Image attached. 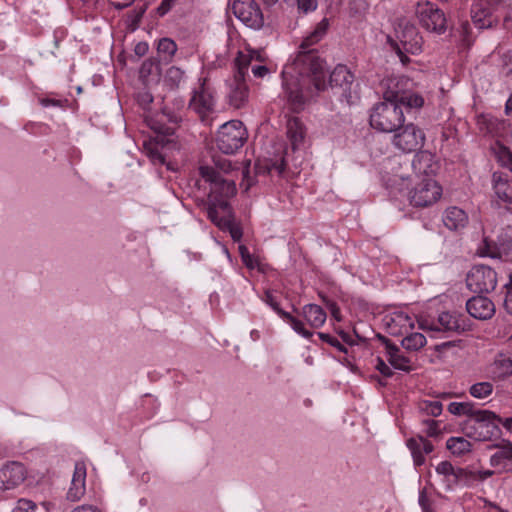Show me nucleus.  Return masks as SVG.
<instances>
[{
  "label": "nucleus",
  "mask_w": 512,
  "mask_h": 512,
  "mask_svg": "<svg viewBox=\"0 0 512 512\" xmlns=\"http://www.w3.org/2000/svg\"><path fill=\"white\" fill-rule=\"evenodd\" d=\"M328 27V19L323 18L303 39L293 62L282 71L285 94L295 108L302 106L327 86L324 61L318 51L311 47L323 39Z\"/></svg>",
  "instance_id": "nucleus-1"
},
{
  "label": "nucleus",
  "mask_w": 512,
  "mask_h": 512,
  "mask_svg": "<svg viewBox=\"0 0 512 512\" xmlns=\"http://www.w3.org/2000/svg\"><path fill=\"white\" fill-rule=\"evenodd\" d=\"M403 109L397 103L382 101L375 104L369 115L370 126L382 133H392L404 124Z\"/></svg>",
  "instance_id": "nucleus-2"
},
{
  "label": "nucleus",
  "mask_w": 512,
  "mask_h": 512,
  "mask_svg": "<svg viewBox=\"0 0 512 512\" xmlns=\"http://www.w3.org/2000/svg\"><path fill=\"white\" fill-rule=\"evenodd\" d=\"M501 418L489 410L478 409L468 418L465 424V433L476 441H490L498 438Z\"/></svg>",
  "instance_id": "nucleus-3"
},
{
  "label": "nucleus",
  "mask_w": 512,
  "mask_h": 512,
  "mask_svg": "<svg viewBox=\"0 0 512 512\" xmlns=\"http://www.w3.org/2000/svg\"><path fill=\"white\" fill-rule=\"evenodd\" d=\"M248 133L240 120H231L220 126L216 144L224 154H233L246 142Z\"/></svg>",
  "instance_id": "nucleus-4"
},
{
  "label": "nucleus",
  "mask_w": 512,
  "mask_h": 512,
  "mask_svg": "<svg viewBox=\"0 0 512 512\" xmlns=\"http://www.w3.org/2000/svg\"><path fill=\"white\" fill-rule=\"evenodd\" d=\"M201 178L210 184L208 200L217 202H228V199L235 195L236 186L233 180L224 179L214 167L201 165L199 167Z\"/></svg>",
  "instance_id": "nucleus-5"
},
{
  "label": "nucleus",
  "mask_w": 512,
  "mask_h": 512,
  "mask_svg": "<svg viewBox=\"0 0 512 512\" xmlns=\"http://www.w3.org/2000/svg\"><path fill=\"white\" fill-rule=\"evenodd\" d=\"M396 38L399 41L396 52L400 56V60L405 63L409 59L403 55V51L410 54H418L422 50L423 40L415 25L403 19L400 20L396 29Z\"/></svg>",
  "instance_id": "nucleus-6"
},
{
  "label": "nucleus",
  "mask_w": 512,
  "mask_h": 512,
  "mask_svg": "<svg viewBox=\"0 0 512 512\" xmlns=\"http://www.w3.org/2000/svg\"><path fill=\"white\" fill-rule=\"evenodd\" d=\"M441 195V186L434 179L425 178L409 191L408 200L413 207L424 208L435 204Z\"/></svg>",
  "instance_id": "nucleus-7"
},
{
  "label": "nucleus",
  "mask_w": 512,
  "mask_h": 512,
  "mask_svg": "<svg viewBox=\"0 0 512 512\" xmlns=\"http://www.w3.org/2000/svg\"><path fill=\"white\" fill-rule=\"evenodd\" d=\"M466 284L474 293H489L496 287L497 274L489 266L474 265L466 276Z\"/></svg>",
  "instance_id": "nucleus-8"
},
{
  "label": "nucleus",
  "mask_w": 512,
  "mask_h": 512,
  "mask_svg": "<svg viewBox=\"0 0 512 512\" xmlns=\"http://www.w3.org/2000/svg\"><path fill=\"white\" fill-rule=\"evenodd\" d=\"M216 104L215 91L206 78H200L198 87L194 88L189 107L201 118L214 110Z\"/></svg>",
  "instance_id": "nucleus-9"
},
{
  "label": "nucleus",
  "mask_w": 512,
  "mask_h": 512,
  "mask_svg": "<svg viewBox=\"0 0 512 512\" xmlns=\"http://www.w3.org/2000/svg\"><path fill=\"white\" fill-rule=\"evenodd\" d=\"M417 17L420 24L428 31L442 34L446 31V17L434 3L424 2L417 5Z\"/></svg>",
  "instance_id": "nucleus-10"
},
{
  "label": "nucleus",
  "mask_w": 512,
  "mask_h": 512,
  "mask_svg": "<svg viewBox=\"0 0 512 512\" xmlns=\"http://www.w3.org/2000/svg\"><path fill=\"white\" fill-rule=\"evenodd\" d=\"M399 129V131L395 132L392 139V143L397 149L409 153L424 145L425 134L414 124L402 125Z\"/></svg>",
  "instance_id": "nucleus-11"
},
{
  "label": "nucleus",
  "mask_w": 512,
  "mask_h": 512,
  "mask_svg": "<svg viewBox=\"0 0 512 512\" xmlns=\"http://www.w3.org/2000/svg\"><path fill=\"white\" fill-rule=\"evenodd\" d=\"M233 14L246 26L259 29L264 24V17L259 5L254 0H235L232 4Z\"/></svg>",
  "instance_id": "nucleus-12"
},
{
  "label": "nucleus",
  "mask_w": 512,
  "mask_h": 512,
  "mask_svg": "<svg viewBox=\"0 0 512 512\" xmlns=\"http://www.w3.org/2000/svg\"><path fill=\"white\" fill-rule=\"evenodd\" d=\"M438 483L444 491L454 490L460 480L467 475V471L461 467H455L450 461H441L435 466Z\"/></svg>",
  "instance_id": "nucleus-13"
},
{
  "label": "nucleus",
  "mask_w": 512,
  "mask_h": 512,
  "mask_svg": "<svg viewBox=\"0 0 512 512\" xmlns=\"http://www.w3.org/2000/svg\"><path fill=\"white\" fill-rule=\"evenodd\" d=\"M26 469L20 462H9L0 469V491L19 486L26 479Z\"/></svg>",
  "instance_id": "nucleus-14"
},
{
  "label": "nucleus",
  "mask_w": 512,
  "mask_h": 512,
  "mask_svg": "<svg viewBox=\"0 0 512 512\" xmlns=\"http://www.w3.org/2000/svg\"><path fill=\"white\" fill-rule=\"evenodd\" d=\"M387 332L392 336H404L414 328V319L404 311H394L384 318Z\"/></svg>",
  "instance_id": "nucleus-15"
},
{
  "label": "nucleus",
  "mask_w": 512,
  "mask_h": 512,
  "mask_svg": "<svg viewBox=\"0 0 512 512\" xmlns=\"http://www.w3.org/2000/svg\"><path fill=\"white\" fill-rule=\"evenodd\" d=\"M492 7L486 0H478L472 5L471 17L477 28H490L496 22Z\"/></svg>",
  "instance_id": "nucleus-16"
},
{
  "label": "nucleus",
  "mask_w": 512,
  "mask_h": 512,
  "mask_svg": "<svg viewBox=\"0 0 512 512\" xmlns=\"http://www.w3.org/2000/svg\"><path fill=\"white\" fill-rule=\"evenodd\" d=\"M406 445L411 452L415 467L425 464V455L430 454L434 450L433 444L423 435H417L407 440Z\"/></svg>",
  "instance_id": "nucleus-17"
},
{
  "label": "nucleus",
  "mask_w": 512,
  "mask_h": 512,
  "mask_svg": "<svg viewBox=\"0 0 512 512\" xmlns=\"http://www.w3.org/2000/svg\"><path fill=\"white\" fill-rule=\"evenodd\" d=\"M467 312L474 318L486 320L495 313L493 302L486 296L478 295L470 298L466 303Z\"/></svg>",
  "instance_id": "nucleus-18"
},
{
  "label": "nucleus",
  "mask_w": 512,
  "mask_h": 512,
  "mask_svg": "<svg viewBox=\"0 0 512 512\" xmlns=\"http://www.w3.org/2000/svg\"><path fill=\"white\" fill-rule=\"evenodd\" d=\"M412 168L418 175H425L427 178H431L438 169V163L435 161V157L429 151H420L416 153L412 160Z\"/></svg>",
  "instance_id": "nucleus-19"
},
{
  "label": "nucleus",
  "mask_w": 512,
  "mask_h": 512,
  "mask_svg": "<svg viewBox=\"0 0 512 512\" xmlns=\"http://www.w3.org/2000/svg\"><path fill=\"white\" fill-rule=\"evenodd\" d=\"M229 103L234 108L243 107L249 97L248 86L246 85L245 79H237V77H233V79L229 82Z\"/></svg>",
  "instance_id": "nucleus-20"
},
{
  "label": "nucleus",
  "mask_w": 512,
  "mask_h": 512,
  "mask_svg": "<svg viewBox=\"0 0 512 512\" xmlns=\"http://www.w3.org/2000/svg\"><path fill=\"white\" fill-rule=\"evenodd\" d=\"M496 448L490 457L491 466L506 472L512 471V443L504 442L496 445Z\"/></svg>",
  "instance_id": "nucleus-21"
},
{
  "label": "nucleus",
  "mask_w": 512,
  "mask_h": 512,
  "mask_svg": "<svg viewBox=\"0 0 512 512\" xmlns=\"http://www.w3.org/2000/svg\"><path fill=\"white\" fill-rule=\"evenodd\" d=\"M422 328H428L433 331L456 332L463 329V323L457 314L442 312L439 314L436 323L433 322L430 326L422 325Z\"/></svg>",
  "instance_id": "nucleus-22"
},
{
  "label": "nucleus",
  "mask_w": 512,
  "mask_h": 512,
  "mask_svg": "<svg viewBox=\"0 0 512 512\" xmlns=\"http://www.w3.org/2000/svg\"><path fill=\"white\" fill-rule=\"evenodd\" d=\"M207 216L218 227L226 228L229 224L228 217L230 216L229 203L222 200L220 202L208 200Z\"/></svg>",
  "instance_id": "nucleus-23"
},
{
  "label": "nucleus",
  "mask_w": 512,
  "mask_h": 512,
  "mask_svg": "<svg viewBox=\"0 0 512 512\" xmlns=\"http://www.w3.org/2000/svg\"><path fill=\"white\" fill-rule=\"evenodd\" d=\"M489 374L493 380L512 376V358L506 354H498L489 366Z\"/></svg>",
  "instance_id": "nucleus-24"
},
{
  "label": "nucleus",
  "mask_w": 512,
  "mask_h": 512,
  "mask_svg": "<svg viewBox=\"0 0 512 512\" xmlns=\"http://www.w3.org/2000/svg\"><path fill=\"white\" fill-rule=\"evenodd\" d=\"M493 190L499 200L512 204V180L506 174L493 173Z\"/></svg>",
  "instance_id": "nucleus-25"
},
{
  "label": "nucleus",
  "mask_w": 512,
  "mask_h": 512,
  "mask_svg": "<svg viewBox=\"0 0 512 512\" xmlns=\"http://www.w3.org/2000/svg\"><path fill=\"white\" fill-rule=\"evenodd\" d=\"M443 223L453 231L464 228L468 223V216L466 212L458 207H449L443 214Z\"/></svg>",
  "instance_id": "nucleus-26"
},
{
  "label": "nucleus",
  "mask_w": 512,
  "mask_h": 512,
  "mask_svg": "<svg viewBox=\"0 0 512 512\" xmlns=\"http://www.w3.org/2000/svg\"><path fill=\"white\" fill-rule=\"evenodd\" d=\"M354 81L353 74L344 65H338L330 74L329 84L331 87H340L344 93L350 91Z\"/></svg>",
  "instance_id": "nucleus-27"
},
{
  "label": "nucleus",
  "mask_w": 512,
  "mask_h": 512,
  "mask_svg": "<svg viewBox=\"0 0 512 512\" xmlns=\"http://www.w3.org/2000/svg\"><path fill=\"white\" fill-rule=\"evenodd\" d=\"M402 82L403 80L398 77H389L382 80L381 87L384 101L397 103L399 95L404 91L401 87Z\"/></svg>",
  "instance_id": "nucleus-28"
},
{
  "label": "nucleus",
  "mask_w": 512,
  "mask_h": 512,
  "mask_svg": "<svg viewBox=\"0 0 512 512\" xmlns=\"http://www.w3.org/2000/svg\"><path fill=\"white\" fill-rule=\"evenodd\" d=\"M386 352L388 355V362L395 369L409 372L411 370L410 359L400 353L399 348L386 341Z\"/></svg>",
  "instance_id": "nucleus-29"
},
{
  "label": "nucleus",
  "mask_w": 512,
  "mask_h": 512,
  "mask_svg": "<svg viewBox=\"0 0 512 512\" xmlns=\"http://www.w3.org/2000/svg\"><path fill=\"white\" fill-rule=\"evenodd\" d=\"M287 137L293 150L303 142L305 136V128L303 123L297 118L292 117L287 120Z\"/></svg>",
  "instance_id": "nucleus-30"
},
{
  "label": "nucleus",
  "mask_w": 512,
  "mask_h": 512,
  "mask_svg": "<svg viewBox=\"0 0 512 512\" xmlns=\"http://www.w3.org/2000/svg\"><path fill=\"white\" fill-rule=\"evenodd\" d=\"M302 314L312 328H320L326 321V312L316 304H307L302 308Z\"/></svg>",
  "instance_id": "nucleus-31"
},
{
  "label": "nucleus",
  "mask_w": 512,
  "mask_h": 512,
  "mask_svg": "<svg viewBox=\"0 0 512 512\" xmlns=\"http://www.w3.org/2000/svg\"><path fill=\"white\" fill-rule=\"evenodd\" d=\"M253 61V54H249L247 51H240L235 58L234 64H235V74L234 77H237V79H245L248 68Z\"/></svg>",
  "instance_id": "nucleus-32"
},
{
  "label": "nucleus",
  "mask_w": 512,
  "mask_h": 512,
  "mask_svg": "<svg viewBox=\"0 0 512 512\" xmlns=\"http://www.w3.org/2000/svg\"><path fill=\"white\" fill-rule=\"evenodd\" d=\"M426 344V338L422 333L409 332L401 340V345L408 351H418Z\"/></svg>",
  "instance_id": "nucleus-33"
},
{
  "label": "nucleus",
  "mask_w": 512,
  "mask_h": 512,
  "mask_svg": "<svg viewBox=\"0 0 512 512\" xmlns=\"http://www.w3.org/2000/svg\"><path fill=\"white\" fill-rule=\"evenodd\" d=\"M446 448L456 456H461L471 451V443L463 437H450L446 441Z\"/></svg>",
  "instance_id": "nucleus-34"
},
{
  "label": "nucleus",
  "mask_w": 512,
  "mask_h": 512,
  "mask_svg": "<svg viewBox=\"0 0 512 512\" xmlns=\"http://www.w3.org/2000/svg\"><path fill=\"white\" fill-rule=\"evenodd\" d=\"M424 104V99L421 95L409 91H403L402 94L399 95V99L397 101V105L401 108L405 106L407 108H420Z\"/></svg>",
  "instance_id": "nucleus-35"
},
{
  "label": "nucleus",
  "mask_w": 512,
  "mask_h": 512,
  "mask_svg": "<svg viewBox=\"0 0 512 512\" xmlns=\"http://www.w3.org/2000/svg\"><path fill=\"white\" fill-rule=\"evenodd\" d=\"M494 390V386L491 382H477L469 388V393L472 397L476 399H486L488 398Z\"/></svg>",
  "instance_id": "nucleus-36"
},
{
  "label": "nucleus",
  "mask_w": 512,
  "mask_h": 512,
  "mask_svg": "<svg viewBox=\"0 0 512 512\" xmlns=\"http://www.w3.org/2000/svg\"><path fill=\"white\" fill-rule=\"evenodd\" d=\"M185 71L177 66H171L167 69L165 74V82L171 88H178L185 80Z\"/></svg>",
  "instance_id": "nucleus-37"
},
{
  "label": "nucleus",
  "mask_w": 512,
  "mask_h": 512,
  "mask_svg": "<svg viewBox=\"0 0 512 512\" xmlns=\"http://www.w3.org/2000/svg\"><path fill=\"white\" fill-rule=\"evenodd\" d=\"M418 410L427 416L437 417L442 413L443 406L439 401L422 400L418 403Z\"/></svg>",
  "instance_id": "nucleus-38"
},
{
  "label": "nucleus",
  "mask_w": 512,
  "mask_h": 512,
  "mask_svg": "<svg viewBox=\"0 0 512 512\" xmlns=\"http://www.w3.org/2000/svg\"><path fill=\"white\" fill-rule=\"evenodd\" d=\"M157 50L166 61H171L177 51V44L170 38H162L158 42Z\"/></svg>",
  "instance_id": "nucleus-39"
},
{
  "label": "nucleus",
  "mask_w": 512,
  "mask_h": 512,
  "mask_svg": "<svg viewBox=\"0 0 512 512\" xmlns=\"http://www.w3.org/2000/svg\"><path fill=\"white\" fill-rule=\"evenodd\" d=\"M478 409H474L473 404L469 402H452L448 405V411L453 415H467L469 418Z\"/></svg>",
  "instance_id": "nucleus-40"
},
{
  "label": "nucleus",
  "mask_w": 512,
  "mask_h": 512,
  "mask_svg": "<svg viewBox=\"0 0 512 512\" xmlns=\"http://www.w3.org/2000/svg\"><path fill=\"white\" fill-rule=\"evenodd\" d=\"M499 251L512 253V226H507L498 236Z\"/></svg>",
  "instance_id": "nucleus-41"
},
{
  "label": "nucleus",
  "mask_w": 512,
  "mask_h": 512,
  "mask_svg": "<svg viewBox=\"0 0 512 512\" xmlns=\"http://www.w3.org/2000/svg\"><path fill=\"white\" fill-rule=\"evenodd\" d=\"M282 319H284L286 322H288L292 329L300 334L301 336H303L304 338H310L312 337L313 333L310 332L309 330H307L305 327H304V324L302 321L298 320L297 318L293 317L290 313H283L282 314Z\"/></svg>",
  "instance_id": "nucleus-42"
},
{
  "label": "nucleus",
  "mask_w": 512,
  "mask_h": 512,
  "mask_svg": "<svg viewBox=\"0 0 512 512\" xmlns=\"http://www.w3.org/2000/svg\"><path fill=\"white\" fill-rule=\"evenodd\" d=\"M145 152L154 164L164 165L166 163L164 154L160 151L157 143H148L144 145Z\"/></svg>",
  "instance_id": "nucleus-43"
},
{
  "label": "nucleus",
  "mask_w": 512,
  "mask_h": 512,
  "mask_svg": "<svg viewBox=\"0 0 512 512\" xmlns=\"http://www.w3.org/2000/svg\"><path fill=\"white\" fill-rule=\"evenodd\" d=\"M496 158L501 166L512 171V152L508 148L499 146L496 151Z\"/></svg>",
  "instance_id": "nucleus-44"
},
{
  "label": "nucleus",
  "mask_w": 512,
  "mask_h": 512,
  "mask_svg": "<svg viewBox=\"0 0 512 512\" xmlns=\"http://www.w3.org/2000/svg\"><path fill=\"white\" fill-rule=\"evenodd\" d=\"M84 494L85 484L71 482V486L67 492V499L72 502L79 501Z\"/></svg>",
  "instance_id": "nucleus-45"
},
{
  "label": "nucleus",
  "mask_w": 512,
  "mask_h": 512,
  "mask_svg": "<svg viewBox=\"0 0 512 512\" xmlns=\"http://www.w3.org/2000/svg\"><path fill=\"white\" fill-rule=\"evenodd\" d=\"M422 424L424 426L422 432L427 437H437L441 432L439 427V421L433 419H425L422 421Z\"/></svg>",
  "instance_id": "nucleus-46"
},
{
  "label": "nucleus",
  "mask_w": 512,
  "mask_h": 512,
  "mask_svg": "<svg viewBox=\"0 0 512 512\" xmlns=\"http://www.w3.org/2000/svg\"><path fill=\"white\" fill-rule=\"evenodd\" d=\"M319 338L331 346L335 347L338 351L347 353V348L335 337L331 336L328 333L319 332Z\"/></svg>",
  "instance_id": "nucleus-47"
},
{
  "label": "nucleus",
  "mask_w": 512,
  "mask_h": 512,
  "mask_svg": "<svg viewBox=\"0 0 512 512\" xmlns=\"http://www.w3.org/2000/svg\"><path fill=\"white\" fill-rule=\"evenodd\" d=\"M264 302L268 304L281 318L283 313H287L286 311L280 308L279 302L277 301L274 293L272 291H266L264 298Z\"/></svg>",
  "instance_id": "nucleus-48"
},
{
  "label": "nucleus",
  "mask_w": 512,
  "mask_h": 512,
  "mask_svg": "<svg viewBox=\"0 0 512 512\" xmlns=\"http://www.w3.org/2000/svg\"><path fill=\"white\" fill-rule=\"evenodd\" d=\"M86 479V467L83 462H77L74 467V473L71 482L85 484Z\"/></svg>",
  "instance_id": "nucleus-49"
},
{
  "label": "nucleus",
  "mask_w": 512,
  "mask_h": 512,
  "mask_svg": "<svg viewBox=\"0 0 512 512\" xmlns=\"http://www.w3.org/2000/svg\"><path fill=\"white\" fill-rule=\"evenodd\" d=\"M36 509V504L27 499H20L17 501L16 506L13 508L11 512H34Z\"/></svg>",
  "instance_id": "nucleus-50"
},
{
  "label": "nucleus",
  "mask_w": 512,
  "mask_h": 512,
  "mask_svg": "<svg viewBox=\"0 0 512 512\" xmlns=\"http://www.w3.org/2000/svg\"><path fill=\"white\" fill-rule=\"evenodd\" d=\"M266 168L268 173H276L278 176H281L285 171L286 163L284 158H281L280 160H276L271 164L266 165Z\"/></svg>",
  "instance_id": "nucleus-51"
},
{
  "label": "nucleus",
  "mask_w": 512,
  "mask_h": 512,
  "mask_svg": "<svg viewBox=\"0 0 512 512\" xmlns=\"http://www.w3.org/2000/svg\"><path fill=\"white\" fill-rule=\"evenodd\" d=\"M239 252L243 263L250 269H253L256 265V261L253 256L249 253L248 248L244 245L239 246Z\"/></svg>",
  "instance_id": "nucleus-52"
},
{
  "label": "nucleus",
  "mask_w": 512,
  "mask_h": 512,
  "mask_svg": "<svg viewBox=\"0 0 512 512\" xmlns=\"http://www.w3.org/2000/svg\"><path fill=\"white\" fill-rule=\"evenodd\" d=\"M155 69H157L156 62L152 59H146L140 67V76L146 78L151 75Z\"/></svg>",
  "instance_id": "nucleus-53"
},
{
  "label": "nucleus",
  "mask_w": 512,
  "mask_h": 512,
  "mask_svg": "<svg viewBox=\"0 0 512 512\" xmlns=\"http://www.w3.org/2000/svg\"><path fill=\"white\" fill-rule=\"evenodd\" d=\"M297 6L302 12L308 13L317 8V0H297Z\"/></svg>",
  "instance_id": "nucleus-54"
},
{
  "label": "nucleus",
  "mask_w": 512,
  "mask_h": 512,
  "mask_svg": "<svg viewBox=\"0 0 512 512\" xmlns=\"http://www.w3.org/2000/svg\"><path fill=\"white\" fill-rule=\"evenodd\" d=\"M214 163L216 166V168H214V169L217 170L219 173L220 172L228 173L232 169V164L227 159L218 158V159L214 160Z\"/></svg>",
  "instance_id": "nucleus-55"
},
{
  "label": "nucleus",
  "mask_w": 512,
  "mask_h": 512,
  "mask_svg": "<svg viewBox=\"0 0 512 512\" xmlns=\"http://www.w3.org/2000/svg\"><path fill=\"white\" fill-rule=\"evenodd\" d=\"M375 367L385 377H391L393 375L391 368L381 358H377Z\"/></svg>",
  "instance_id": "nucleus-56"
},
{
  "label": "nucleus",
  "mask_w": 512,
  "mask_h": 512,
  "mask_svg": "<svg viewBox=\"0 0 512 512\" xmlns=\"http://www.w3.org/2000/svg\"><path fill=\"white\" fill-rule=\"evenodd\" d=\"M174 2L171 0H162L161 4L157 8V13L159 16H164L166 13L170 11Z\"/></svg>",
  "instance_id": "nucleus-57"
},
{
  "label": "nucleus",
  "mask_w": 512,
  "mask_h": 512,
  "mask_svg": "<svg viewBox=\"0 0 512 512\" xmlns=\"http://www.w3.org/2000/svg\"><path fill=\"white\" fill-rule=\"evenodd\" d=\"M226 228L229 229V232L231 234V237L234 241H240L242 238V230L240 227L232 225L230 222L226 226Z\"/></svg>",
  "instance_id": "nucleus-58"
},
{
  "label": "nucleus",
  "mask_w": 512,
  "mask_h": 512,
  "mask_svg": "<svg viewBox=\"0 0 512 512\" xmlns=\"http://www.w3.org/2000/svg\"><path fill=\"white\" fill-rule=\"evenodd\" d=\"M269 70L265 65H253L252 73L257 78H263L268 74Z\"/></svg>",
  "instance_id": "nucleus-59"
},
{
  "label": "nucleus",
  "mask_w": 512,
  "mask_h": 512,
  "mask_svg": "<svg viewBox=\"0 0 512 512\" xmlns=\"http://www.w3.org/2000/svg\"><path fill=\"white\" fill-rule=\"evenodd\" d=\"M149 46L147 42H138L134 47V53L138 57L144 56L148 52Z\"/></svg>",
  "instance_id": "nucleus-60"
},
{
  "label": "nucleus",
  "mask_w": 512,
  "mask_h": 512,
  "mask_svg": "<svg viewBox=\"0 0 512 512\" xmlns=\"http://www.w3.org/2000/svg\"><path fill=\"white\" fill-rule=\"evenodd\" d=\"M506 296L504 298V308L505 310L512 314V289L506 288Z\"/></svg>",
  "instance_id": "nucleus-61"
},
{
  "label": "nucleus",
  "mask_w": 512,
  "mask_h": 512,
  "mask_svg": "<svg viewBox=\"0 0 512 512\" xmlns=\"http://www.w3.org/2000/svg\"><path fill=\"white\" fill-rule=\"evenodd\" d=\"M418 502H419L421 509L431 506V501L428 498L425 489L420 491Z\"/></svg>",
  "instance_id": "nucleus-62"
},
{
  "label": "nucleus",
  "mask_w": 512,
  "mask_h": 512,
  "mask_svg": "<svg viewBox=\"0 0 512 512\" xmlns=\"http://www.w3.org/2000/svg\"><path fill=\"white\" fill-rule=\"evenodd\" d=\"M328 308H329L333 318H335L337 321H340L341 320L340 309L337 306V304L335 302H329L328 303Z\"/></svg>",
  "instance_id": "nucleus-63"
},
{
  "label": "nucleus",
  "mask_w": 512,
  "mask_h": 512,
  "mask_svg": "<svg viewBox=\"0 0 512 512\" xmlns=\"http://www.w3.org/2000/svg\"><path fill=\"white\" fill-rule=\"evenodd\" d=\"M71 512H100V510L92 505H81L74 508Z\"/></svg>",
  "instance_id": "nucleus-64"
}]
</instances>
